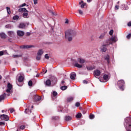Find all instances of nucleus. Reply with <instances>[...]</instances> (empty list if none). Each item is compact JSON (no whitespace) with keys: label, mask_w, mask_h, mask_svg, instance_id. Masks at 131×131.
Returning a JSON list of instances; mask_svg holds the SVG:
<instances>
[{"label":"nucleus","mask_w":131,"mask_h":131,"mask_svg":"<svg viewBox=\"0 0 131 131\" xmlns=\"http://www.w3.org/2000/svg\"><path fill=\"white\" fill-rule=\"evenodd\" d=\"M76 33L75 31L72 30H69L65 32V37L69 41L72 40V36L74 35Z\"/></svg>","instance_id":"obj_1"},{"label":"nucleus","mask_w":131,"mask_h":131,"mask_svg":"<svg viewBox=\"0 0 131 131\" xmlns=\"http://www.w3.org/2000/svg\"><path fill=\"white\" fill-rule=\"evenodd\" d=\"M77 62H76L74 64L75 67H77V68H82L83 64L84 63H86V61H85V59L81 58H78L77 59Z\"/></svg>","instance_id":"obj_2"},{"label":"nucleus","mask_w":131,"mask_h":131,"mask_svg":"<svg viewBox=\"0 0 131 131\" xmlns=\"http://www.w3.org/2000/svg\"><path fill=\"white\" fill-rule=\"evenodd\" d=\"M117 37H112L110 38V39H108L105 42V46H110V45H112L113 42H115L116 41H117Z\"/></svg>","instance_id":"obj_3"},{"label":"nucleus","mask_w":131,"mask_h":131,"mask_svg":"<svg viewBox=\"0 0 131 131\" xmlns=\"http://www.w3.org/2000/svg\"><path fill=\"white\" fill-rule=\"evenodd\" d=\"M45 51L42 49H39L37 53L36 60L39 61L41 59V56L43 54Z\"/></svg>","instance_id":"obj_4"},{"label":"nucleus","mask_w":131,"mask_h":131,"mask_svg":"<svg viewBox=\"0 0 131 131\" xmlns=\"http://www.w3.org/2000/svg\"><path fill=\"white\" fill-rule=\"evenodd\" d=\"M18 11L19 12H26L23 14L24 18H27L28 17V11H27L26 8H20L18 9Z\"/></svg>","instance_id":"obj_5"},{"label":"nucleus","mask_w":131,"mask_h":131,"mask_svg":"<svg viewBox=\"0 0 131 131\" xmlns=\"http://www.w3.org/2000/svg\"><path fill=\"white\" fill-rule=\"evenodd\" d=\"M118 84L119 86L120 90L123 91V84H124V81L123 80H120L118 81Z\"/></svg>","instance_id":"obj_6"},{"label":"nucleus","mask_w":131,"mask_h":131,"mask_svg":"<svg viewBox=\"0 0 131 131\" xmlns=\"http://www.w3.org/2000/svg\"><path fill=\"white\" fill-rule=\"evenodd\" d=\"M0 118L2 119V120H5L6 121H8L9 120V117L7 115L3 114L1 116H0Z\"/></svg>","instance_id":"obj_7"},{"label":"nucleus","mask_w":131,"mask_h":131,"mask_svg":"<svg viewBox=\"0 0 131 131\" xmlns=\"http://www.w3.org/2000/svg\"><path fill=\"white\" fill-rule=\"evenodd\" d=\"M16 33L17 36H19L20 37L24 36L25 34L24 31L21 30H17Z\"/></svg>","instance_id":"obj_8"},{"label":"nucleus","mask_w":131,"mask_h":131,"mask_svg":"<svg viewBox=\"0 0 131 131\" xmlns=\"http://www.w3.org/2000/svg\"><path fill=\"white\" fill-rule=\"evenodd\" d=\"M12 84L11 83H8L7 84V89L6 90V93H11V91H12Z\"/></svg>","instance_id":"obj_9"},{"label":"nucleus","mask_w":131,"mask_h":131,"mask_svg":"<svg viewBox=\"0 0 131 131\" xmlns=\"http://www.w3.org/2000/svg\"><path fill=\"white\" fill-rule=\"evenodd\" d=\"M94 75L96 77V76H100L101 75V71L99 70H96L94 71Z\"/></svg>","instance_id":"obj_10"},{"label":"nucleus","mask_w":131,"mask_h":131,"mask_svg":"<svg viewBox=\"0 0 131 131\" xmlns=\"http://www.w3.org/2000/svg\"><path fill=\"white\" fill-rule=\"evenodd\" d=\"M79 4L81 9H84V7L86 6V3H84L82 0L79 3Z\"/></svg>","instance_id":"obj_11"},{"label":"nucleus","mask_w":131,"mask_h":131,"mask_svg":"<svg viewBox=\"0 0 131 131\" xmlns=\"http://www.w3.org/2000/svg\"><path fill=\"white\" fill-rule=\"evenodd\" d=\"M126 128L127 130H131V119H129V123L127 124Z\"/></svg>","instance_id":"obj_12"},{"label":"nucleus","mask_w":131,"mask_h":131,"mask_svg":"<svg viewBox=\"0 0 131 131\" xmlns=\"http://www.w3.org/2000/svg\"><path fill=\"white\" fill-rule=\"evenodd\" d=\"M26 24L23 23H20L18 26L19 28H21L23 29H24V28H26Z\"/></svg>","instance_id":"obj_13"},{"label":"nucleus","mask_w":131,"mask_h":131,"mask_svg":"<svg viewBox=\"0 0 131 131\" xmlns=\"http://www.w3.org/2000/svg\"><path fill=\"white\" fill-rule=\"evenodd\" d=\"M107 45H103L102 47L101 48V52H105L106 51H107V48L106 47Z\"/></svg>","instance_id":"obj_14"},{"label":"nucleus","mask_w":131,"mask_h":131,"mask_svg":"<svg viewBox=\"0 0 131 131\" xmlns=\"http://www.w3.org/2000/svg\"><path fill=\"white\" fill-rule=\"evenodd\" d=\"M86 69H88V70L92 71V70H94V69H96V67L94 66H88V67H86Z\"/></svg>","instance_id":"obj_15"},{"label":"nucleus","mask_w":131,"mask_h":131,"mask_svg":"<svg viewBox=\"0 0 131 131\" xmlns=\"http://www.w3.org/2000/svg\"><path fill=\"white\" fill-rule=\"evenodd\" d=\"M75 77H76V74L74 73L71 74L70 78L71 79H75Z\"/></svg>","instance_id":"obj_16"},{"label":"nucleus","mask_w":131,"mask_h":131,"mask_svg":"<svg viewBox=\"0 0 131 131\" xmlns=\"http://www.w3.org/2000/svg\"><path fill=\"white\" fill-rule=\"evenodd\" d=\"M34 100L36 101H40V100H41V97L38 96H35Z\"/></svg>","instance_id":"obj_17"},{"label":"nucleus","mask_w":131,"mask_h":131,"mask_svg":"<svg viewBox=\"0 0 131 131\" xmlns=\"http://www.w3.org/2000/svg\"><path fill=\"white\" fill-rule=\"evenodd\" d=\"M72 119V117L69 116H67L65 117V120L66 121H70Z\"/></svg>","instance_id":"obj_18"},{"label":"nucleus","mask_w":131,"mask_h":131,"mask_svg":"<svg viewBox=\"0 0 131 131\" xmlns=\"http://www.w3.org/2000/svg\"><path fill=\"white\" fill-rule=\"evenodd\" d=\"M15 34V32H14V31H9L8 32V35L9 36H14Z\"/></svg>","instance_id":"obj_19"},{"label":"nucleus","mask_w":131,"mask_h":131,"mask_svg":"<svg viewBox=\"0 0 131 131\" xmlns=\"http://www.w3.org/2000/svg\"><path fill=\"white\" fill-rule=\"evenodd\" d=\"M24 79V78H23V76H20L17 79V81H18V82H22V81H23Z\"/></svg>","instance_id":"obj_20"},{"label":"nucleus","mask_w":131,"mask_h":131,"mask_svg":"<svg viewBox=\"0 0 131 131\" xmlns=\"http://www.w3.org/2000/svg\"><path fill=\"white\" fill-rule=\"evenodd\" d=\"M6 93H4L3 95L0 96V101H3L6 98Z\"/></svg>","instance_id":"obj_21"},{"label":"nucleus","mask_w":131,"mask_h":131,"mask_svg":"<svg viewBox=\"0 0 131 131\" xmlns=\"http://www.w3.org/2000/svg\"><path fill=\"white\" fill-rule=\"evenodd\" d=\"M45 84L46 85H48V86H49V85H51V80H50L49 79L47 80L46 81Z\"/></svg>","instance_id":"obj_22"},{"label":"nucleus","mask_w":131,"mask_h":131,"mask_svg":"<svg viewBox=\"0 0 131 131\" xmlns=\"http://www.w3.org/2000/svg\"><path fill=\"white\" fill-rule=\"evenodd\" d=\"M1 37H2V38H6L7 37V35H6V34L4 33H2L0 34Z\"/></svg>","instance_id":"obj_23"},{"label":"nucleus","mask_w":131,"mask_h":131,"mask_svg":"<svg viewBox=\"0 0 131 131\" xmlns=\"http://www.w3.org/2000/svg\"><path fill=\"white\" fill-rule=\"evenodd\" d=\"M103 79L104 80H108L109 79V76H108V75L105 74L103 76Z\"/></svg>","instance_id":"obj_24"},{"label":"nucleus","mask_w":131,"mask_h":131,"mask_svg":"<svg viewBox=\"0 0 131 131\" xmlns=\"http://www.w3.org/2000/svg\"><path fill=\"white\" fill-rule=\"evenodd\" d=\"M110 57L109 56V55H106L104 57V59L105 60H106L107 63H109V59H110Z\"/></svg>","instance_id":"obj_25"},{"label":"nucleus","mask_w":131,"mask_h":131,"mask_svg":"<svg viewBox=\"0 0 131 131\" xmlns=\"http://www.w3.org/2000/svg\"><path fill=\"white\" fill-rule=\"evenodd\" d=\"M25 112L27 113V114H30V113H31V110H29V109L26 108Z\"/></svg>","instance_id":"obj_26"},{"label":"nucleus","mask_w":131,"mask_h":131,"mask_svg":"<svg viewBox=\"0 0 131 131\" xmlns=\"http://www.w3.org/2000/svg\"><path fill=\"white\" fill-rule=\"evenodd\" d=\"M6 9H7L8 14L10 15V14H11V9H10V7H6Z\"/></svg>","instance_id":"obj_27"},{"label":"nucleus","mask_w":131,"mask_h":131,"mask_svg":"<svg viewBox=\"0 0 131 131\" xmlns=\"http://www.w3.org/2000/svg\"><path fill=\"white\" fill-rule=\"evenodd\" d=\"M60 89L62 90V91H65V90H67V86H62Z\"/></svg>","instance_id":"obj_28"},{"label":"nucleus","mask_w":131,"mask_h":131,"mask_svg":"<svg viewBox=\"0 0 131 131\" xmlns=\"http://www.w3.org/2000/svg\"><path fill=\"white\" fill-rule=\"evenodd\" d=\"M13 20H18L19 19V16L15 15V16H13Z\"/></svg>","instance_id":"obj_29"},{"label":"nucleus","mask_w":131,"mask_h":131,"mask_svg":"<svg viewBox=\"0 0 131 131\" xmlns=\"http://www.w3.org/2000/svg\"><path fill=\"white\" fill-rule=\"evenodd\" d=\"M78 13H79V14L80 15H83V11L82 10H80V9H79V10H78Z\"/></svg>","instance_id":"obj_30"},{"label":"nucleus","mask_w":131,"mask_h":131,"mask_svg":"<svg viewBox=\"0 0 131 131\" xmlns=\"http://www.w3.org/2000/svg\"><path fill=\"white\" fill-rule=\"evenodd\" d=\"M81 113H79L76 116V118H80L81 117Z\"/></svg>","instance_id":"obj_31"},{"label":"nucleus","mask_w":131,"mask_h":131,"mask_svg":"<svg viewBox=\"0 0 131 131\" xmlns=\"http://www.w3.org/2000/svg\"><path fill=\"white\" fill-rule=\"evenodd\" d=\"M32 47H33V46H24V48L25 49H30V48H32Z\"/></svg>","instance_id":"obj_32"},{"label":"nucleus","mask_w":131,"mask_h":131,"mask_svg":"<svg viewBox=\"0 0 131 131\" xmlns=\"http://www.w3.org/2000/svg\"><path fill=\"white\" fill-rule=\"evenodd\" d=\"M104 36H105V33H103L100 35V36L99 37V38H100V39H102V38H104Z\"/></svg>","instance_id":"obj_33"},{"label":"nucleus","mask_w":131,"mask_h":131,"mask_svg":"<svg viewBox=\"0 0 131 131\" xmlns=\"http://www.w3.org/2000/svg\"><path fill=\"white\" fill-rule=\"evenodd\" d=\"M45 59H47V60H49V59L50 58V56H49V54H46L45 55Z\"/></svg>","instance_id":"obj_34"},{"label":"nucleus","mask_w":131,"mask_h":131,"mask_svg":"<svg viewBox=\"0 0 131 131\" xmlns=\"http://www.w3.org/2000/svg\"><path fill=\"white\" fill-rule=\"evenodd\" d=\"M68 102H71V101H73V97H69L68 98Z\"/></svg>","instance_id":"obj_35"},{"label":"nucleus","mask_w":131,"mask_h":131,"mask_svg":"<svg viewBox=\"0 0 131 131\" xmlns=\"http://www.w3.org/2000/svg\"><path fill=\"white\" fill-rule=\"evenodd\" d=\"M75 106L76 107H79V106H80V103H79V102H76L75 104Z\"/></svg>","instance_id":"obj_36"},{"label":"nucleus","mask_w":131,"mask_h":131,"mask_svg":"<svg viewBox=\"0 0 131 131\" xmlns=\"http://www.w3.org/2000/svg\"><path fill=\"white\" fill-rule=\"evenodd\" d=\"M90 119H94V118H95V115H91L90 116Z\"/></svg>","instance_id":"obj_37"},{"label":"nucleus","mask_w":131,"mask_h":131,"mask_svg":"<svg viewBox=\"0 0 131 131\" xmlns=\"http://www.w3.org/2000/svg\"><path fill=\"white\" fill-rule=\"evenodd\" d=\"M28 85H29V86H31L32 85V81H29L28 82Z\"/></svg>","instance_id":"obj_38"},{"label":"nucleus","mask_w":131,"mask_h":131,"mask_svg":"<svg viewBox=\"0 0 131 131\" xmlns=\"http://www.w3.org/2000/svg\"><path fill=\"white\" fill-rule=\"evenodd\" d=\"M53 95L54 97H56V96H57V95H58V93L57 92H56L55 91H54L53 92Z\"/></svg>","instance_id":"obj_39"},{"label":"nucleus","mask_w":131,"mask_h":131,"mask_svg":"<svg viewBox=\"0 0 131 131\" xmlns=\"http://www.w3.org/2000/svg\"><path fill=\"white\" fill-rule=\"evenodd\" d=\"M130 37H131V33L129 34L126 36V38H127V39H129V38H130Z\"/></svg>","instance_id":"obj_40"},{"label":"nucleus","mask_w":131,"mask_h":131,"mask_svg":"<svg viewBox=\"0 0 131 131\" xmlns=\"http://www.w3.org/2000/svg\"><path fill=\"white\" fill-rule=\"evenodd\" d=\"M113 32H114L113 30H111L109 33L110 35H112V34H113Z\"/></svg>","instance_id":"obj_41"},{"label":"nucleus","mask_w":131,"mask_h":131,"mask_svg":"<svg viewBox=\"0 0 131 131\" xmlns=\"http://www.w3.org/2000/svg\"><path fill=\"white\" fill-rule=\"evenodd\" d=\"M21 55H13V57H14V58H17V57H21Z\"/></svg>","instance_id":"obj_42"},{"label":"nucleus","mask_w":131,"mask_h":131,"mask_svg":"<svg viewBox=\"0 0 131 131\" xmlns=\"http://www.w3.org/2000/svg\"><path fill=\"white\" fill-rule=\"evenodd\" d=\"M20 129H24L25 128V126L24 125H21L20 127Z\"/></svg>","instance_id":"obj_43"},{"label":"nucleus","mask_w":131,"mask_h":131,"mask_svg":"<svg viewBox=\"0 0 131 131\" xmlns=\"http://www.w3.org/2000/svg\"><path fill=\"white\" fill-rule=\"evenodd\" d=\"M68 23H69V20H68V19H66L65 24H68Z\"/></svg>","instance_id":"obj_44"},{"label":"nucleus","mask_w":131,"mask_h":131,"mask_svg":"<svg viewBox=\"0 0 131 131\" xmlns=\"http://www.w3.org/2000/svg\"><path fill=\"white\" fill-rule=\"evenodd\" d=\"M10 111L11 113H13V112H14L15 111V110H14L13 108H10Z\"/></svg>","instance_id":"obj_45"},{"label":"nucleus","mask_w":131,"mask_h":131,"mask_svg":"<svg viewBox=\"0 0 131 131\" xmlns=\"http://www.w3.org/2000/svg\"><path fill=\"white\" fill-rule=\"evenodd\" d=\"M5 123L3 122H0V125H5Z\"/></svg>","instance_id":"obj_46"},{"label":"nucleus","mask_w":131,"mask_h":131,"mask_svg":"<svg viewBox=\"0 0 131 131\" xmlns=\"http://www.w3.org/2000/svg\"><path fill=\"white\" fill-rule=\"evenodd\" d=\"M34 5H36L37 4V0H33Z\"/></svg>","instance_id":"obj_47"},{"label":"nucleus","mask_w":131,"mask_h":131,"mask_svg":"<svg viewBox=\"0 0 131 131\" xmlns=\"http://www.w3.org/2000/svg\"><path fill=\"white\" fill-rule=\"evenodd\" d=\"M4 55V52L3 51H0V56H3Z\"/></svg>","instance_id":"obj_48"},{"label":"nucleus","mask_w":131,"mask_h":131,"mask_svg":"<svg viewBox=\"0 0 131 131\" xmlns=\"http://www.w3.org/2000/svg\"><path fill=\"white\" fill-rule=\"evenodd\" d=\"M83 83H84V84H86V83H88V81H86V80H83Z\"/></svg>","instance_id":"obj_49"},{"label":"nucleus","mask_w":131,"mask_h":131,"mask_svg":"<svg viewBox=\"0 0 131 131\" xmlns=\"http://www.w3.org/2000/svg\"><path fill=\"white\" fill-rule=\"evenodd\" d=\"M6 28H9L11 27V25H7L6 26Z\"/></svg>","instance_id":"obj_50"},{"label":"nucleus","mask_w":131,"mask_h":131,"mask_svg":"<svg viewBox=\"0 0 131 131\" xmlns=\"http://www.w3.org/2000/svg\"><path fill=\"white\" fill-rule=\"evenodd\" d=\"M25 6H26V4L24 3V4H22L21 5H20V7H25Z\"/></svg>","instance_id":"obj_51"},{"label":"nucleus","mask_w":131,"mask_h":131,"mask_svg":"<svg viewBox=\"0 0 131 131\" xmlns=\"http://www.w3.org/2000/svg\"><path fill=\"white\" fill-rule=\"evenodd\" d=\"M115 9H116V10H118V9H119V6H115Z\"/></svg>","instance_id":"obj_52"},{"label":"nucleus","mask_w":131,"mask_h":131,"mask_svg":"<svg viewBox=\"0 0 131 131\" xmlns=\"http://www.w3.org/2000/svg\"><path fill=\"white\" fill-rule=\"evenodd\" d=\"M26 34H27V36H29V35H30L31 33H29V32H27V33H26Z\"/></svg>","instance_id":"obj_53"},{"label":"nucleus","mask_w":131,"mask_h":131,"mask_svg":"<svg viewBox=\"0 0 131 131\" xmlns=\"http://www.w3.org/2000/svg\"><path fill=\"white\" fill-rule=\"evenodd\" d=\"M127 26L130 27V26H131V22H129V23L127 24Z\"/></svg>","instance_id":"obj_54"},{"label":"nucleus","mask_w":131,"mask_h":131,"mask_svg":"<svg viewBox=\"0 0 131 131\" xmlns=\"http://www.w3.org/2000/svg\"><path fill=\"white\" fill-rule=\"evenodd\" d=\"M92 0H87V3H91Z\"/></svg>","instance_id":"obj_55"},{"label":"nucleus","mask_w":131,"mask_h":131,"mask_svg":"<svg viewBox=\"0 0 131 131\" xmlns=\"http://www.w3.org/2000/svg\"><path fill=\"white\" fill-rule=\"evenodd\" d=\"M64 83H65V81H61V84H64Z\"/></svg>","instance_id":"obj_56"},{"label":"nucleus","mask_w":131,"mask_h":131,"mask_svg":"<svg viewBox=\"0 0 131 131\" xmlns=\"http://www.w3.org/2000/svg\"><path fill=\"white\" fill-rule=\"evenodd\" d=\"M51 13H52V15H55V13L53 12H51Z\"/></svg>","instance_id":"obj_57"},{"label":"nucleus","mask_w":131,"mask_h":131,"mask_svg":"<svg viewBox=\"0 0 131 131\" xmlns=\"http://www.w3.org/2000/svg\"><path fill=\"white\" fill-rule=\"evenodd\" d=\"M39 77V74H37L36 77Z\"/></svg>","instance_id":"obj_58"},{"label":"nucleus","mask_w":131,"mask_h":131,"mask_svg":"<svg viewBox=\"0 0 131 131\" xmlns=\"http://www.w3.org/2000/svg\"><path fill=\"white\" fill-rule=\"evenodd\" d=\"M47 72H48V70H46L43 74H46V73H47Z\"/></svg>","instance_id":"obj_59"},{"label":"nucleus","mask_w":131,"mask_h":131,"mask_svg":"<svg viewBox=\"0 0 131 131\" xmlns=\"http://www.w3.org/2000/svg\"><path fill=\"white\" fill-rule=\"evenodd\" d=\"M2 113H4V112H5V110H2Z\"/></svg>","instance_id":"obj_60"},{"label":"nucleus","mask_w":131,"mask_h":131,"mask_svg":"<svg viewBox=\"0 0 131 131\" xmlns=\"http://www.w3.org/2000/svg\"><path fill=\"white\" fill-rule=\"evenodd\" d=\"M0 79H2V76L0 75Z\"/></svg>","instance_id":"obj_61"},{"label":"nucleus","mask_w":131,"mask_h":131,"mask_svg":"<svg viewBox=\"0 0 131 131\" xmlns=\"http://www.w3.org/2000/svg\"><path fill=\"white\" fill-rule=\"evenodd\" d=\"M31 108H33V105H32V106H31Z\"/></svg>","instance_id":"obj_62"},{"label":"nucleus","mask_w":131,"mask_h":131,"mask_svg":"<svg viewBox=\"0 0 131 131\" xmlns=\"http://www.w3.org/2000/svg\"><path fill=\"white\" fill-rule=\"evenodd\" d=\"M16 131H19V129H17V130Z\"/></svg>","instance_id":"obj_63"},{"label":"nucleus","mask_w":131,"mask_h":131,"mask_svg":"<svg viewBox=\"0 0 131 131\" xmlns=\"http://www.w3.org/2000/svg\"><path fill=\"white\" fill-rule=\"evenodd\" d=\"M43 72H45V70H43Z\"/></svg>","instance_id":"obj_64"}]
</instances>
